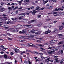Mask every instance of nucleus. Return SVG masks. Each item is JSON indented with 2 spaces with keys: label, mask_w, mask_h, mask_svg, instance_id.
Instances as JSON below:
<instances>
[{
  "label": "nucleus",
  "mask_w": 64,
  "mask_h": 64,
  "mask_svg": "<svg viewBox=\"0 0 64 64\" xmlns=\"http://www.w3.org/2000/svg\"><path fill=\"white\" fill-rule=\"evenodd\" d=\"M46 6L47 7H48V6H49V4H46Z\"/></svg>",
  "instance_id": "obj_39"
},
{
  "label": "nucleus",
  "mask_w": 64,
  "mask_h": 64,
  "mask_svg": "<svg viewBox=\"0 0 64 64\" xmlns=\"http://www.w3.org/2000/svg\"><path fill=\"white\" fill-rule=\"evenodd\" d=\"M47 59H51V58H50V57H47Z\"/></svg>",
  "instance_id": "obj_56"
},
{
  "label": "nucleus",
  "mask_w": 64,
  "mask_h": 64,
  "mask_svg": "<svg viewBox=\"0 0 64 64\" xmlns=\"http://www.w3.org/2000/svg\"><path fill=\"white\" fill-rule=\"evenodd\" d=\"M24 14H25L24 13H22L19 14L20 15H24Z\"/></svg>",
  "instance_id": "obj_41"
},
{
  "label": "nucleus",
  "mask_w": 64,
  "mask_h": 64,
  "mask_svg": "<svg viewBox=\"0 0 64 64\" xmlns=\"http://www.w3.org/2000/svg\"><path fill=\"white\" fill-rule=\"evenodd\" d=\"M53 50L54 51H51L48 52V53H49V54H52V53H55V52H55V51H57L58 50V48H54L53 49Z\"/></svg>",
  "instance_id": "obj_1"
},
{
  "label": "nucleus",
  "mask_w": 64,
  "mask_h": 64,
  "mask_svg": "<svg viewBox=\"0 0 64 64\" xmlns=\"http://www.w3.org/2000/svg\"><path fill=\"white\" fill-rule=\"evenodd\" d=\"M10 54L11 55H12L14 54V53L12 52H11L10 53Z\"/></svg>",
  "instance_id": "obj_44"
},
{
  "label": "nucleus",
  "mask_w": 64,
  "mask_h": 64,
  "mask_svg": "<svg viewBox=\"0 0 64 64\" xmlns=\"http://www.w3.org/2000/svg\"><path fill=\"white\" fill-rule=\"evenodd\" d=\"M52 48L51 47H50L48 48V49H51V48Z\"/></svg>",
  "instance_id": "obj_51"
},
{
  "label": "nucleus",
  "mask_w": 64,
  "mask_h": 64,
  "mask_svg": "<svg viewBox=\"0 0 64 64\" xmlns=\"http://www.w3.org/2000/svg\"><path fill=\"white\" fill-rule=\"evenodd\" d=\"M57 14V12H54L53 13V14Z\"/></svg>",
  "instance_id": "obj_35"
},
{
  "label": "nucleus",
  "mask_w": 64,
  "mask_h": 64,
  "mask_svg": "<svg viewBox=\"0 0 64 64\" xmlns=\"http://www.w3.org/2000/svg\"><path fill=\"white\" fill-rule=\"evenodd\" d=\"M59 14H60V15H63L64 14V12H60Z\"/></svg>",
  "instance_id": "obj_22"
},
{
  "label": "nucleus",
  "mask_w": 64,
  "mask_h": 64,
  "mask_svg": "<svg viewBox=\"0 0 64 64\" xmlns=\"http://www.w3.org/2000/svg\"><path fill=\"white\" fill-rule=\"evenodd\" d=\"M40 8V7L39 6H37L36 7V8L35 9V10H38V11H40V10L39 9Z\"/></svg>",
  "instance_id": "obj_10"
},
{
  "label": "nucleus",
  "mask_w": 64,
  "mask_h": 64,
  "mask_svg": "<svg viewBox=\"0 0 64 64\" xmlns=\"http://www.w3.org/2000/svg\"><path fill=\"white\" fill-rule=\"evenodd\" d=\"M52 14V12H50V13H48V14Z\"/></svg>",
  "instance_id": "obj_63"
},
{
  "label": "nucleus",
  "mask_w": 64,
  "mask_h": 64,
  "mask_svg": "<svg viewBox=\"0 0 64 64\" xmlns=\"http://www.w3.org/2000/svg\"><path fill=\"white\" fill-rule=\"evenodd\" d=\"M26 52H31V51L30 50H26Z\"/></svg>",
  "instance_id": "obj_27"
},
{
  "label": "nucleus",
  "mask_w": 64,
  "mask_h": 64,
  "mask_svg": "<svg viewBox=\"0 0 64 64\" xmlns=\"http://www.w3.org/2000/svg\"><path fill=\"white\" fill-rule=\"evenodd\" d=\"M48 2V0H46V1H44L43 3V5H44V4H45V3H47V2Z\"/></svg>",
  "instance_id": "obj_20"
},
{
  "label": "nucleus",
  "mask_w": 64,
  "mask_h": 64,
  "mask_svg": "<svg viewBox=\"0 0 64 64\" xmlns=\"http://www.w3.org/2000/svg\"><path fill=\"white\" fill-rule=\"evenodd\" d=\"M41 16V15H38V18H40V17Z\"/></svg>",
  "instance_id": "obj_50"
},
{
  "label": "nucleus",
  "mask_w": 64,
  "mask_h": 64,
  "mask_svg": "<svg viewBox=\"0 0 64 64\" xmlns=\"http://www.w3.org/2000/svg\"><path fill=\"white\" fill-rule=\"evenodd\" d=\"M58 36H63V35L61 34H58Z\"/></svg>",
  "instance_id": "obj_32"
},
{
  "label": "nucleus",
  "mask_w": 64,
  "mask_h": 64,
  "mask_svg": "<svg viewBox=\"0 0 64 64\" xmlns=\"http://www.w3.org/2000/svg\"><path fill=\"white\" fill-rule=\"evenodd\" d=\"M32 14L33 15H35V13L33 12H32Z\"/></svg>",
  "instance_id": "obj_59"
},
{
  "label": "nucleus",
  "mask_w": 64,
  "mask_h": 64,
  "mask_svg": "<svg viewBox=\"0 0 64 64\" xmlns=\"http://www.w3.org/2000/svg\"><path fill=\"white\" fill-rule=\"evenodd\" d=\"M18 31L17 30L14 29V32H18Z\"/></svg>",
  "instance_id": "obj_28"
},
{
  "label": "nucleus",
  "mask_w": 64,
  "mask_h": 64,
  "mask_svg": "<svg viewBox=\"0 0 64 64\" xmlns=\"http://www.w3.org/2000/svg\"><path fill=\"white\" fill-rule=\"evenodd\" d=\"M15 13V12H13L12 13V15L16 14Z\"/></svg>",
  "instance_id": "obj_33"
},
{
  "label": "nucleus",
  "mask_w": 64,
  "mask_h": 64,
  "mask_svg": "<svg viewBox=\"0 0 64 64\" xmlns=\"http://www.w3.org/2000/svg\"><path fill=\"white\" fill-rule=\"evenodd\" d=\"M55 60H56V62H58V63H59V60H58V58L55 59Z\"/></svg>",
  "instance_id": "obj_21"
},
{
  "label": "nucleus",
  "mask_w": 64,
  "mask_h": 64,
  "mask_svg": "<svg viewBox=\"0 0 64 64\" xmlns=\"http://www.w3.org/2000/svg\"><path fill=\"white\" fill-rule=\"evenodd\" d=\"M35 3H38V1H35Z\"/></svg>",
  "instance_id": "obj_58"
},
{
  "label": "nucleus",
  "mask_w": 64,
  "mask_h": 64,
  "mask_svg": "<svg viewBox=\"0 0 64 64\" xmlns=\"http://www.w3.org/2000/svg\"><path fill=\"white\" fill-rule=\"evenodd\" d=\"M58 14H55L54 15V16H58Z\"/></svg>",
  "instance_id": "obj_64"
},
{
  "label": "nucleus",
  "mask_w": 64,
  "mask_h": 64,
  "mask_svg": "<svg viewBox=\"0 0 64 64\" xmlns=\"http://www.w3.org/2000/svg\"><path fill=\"white\" fill-rule=\"evenodd\" d=\"M30 0H26V2H28Z\"/></svg>",
  "instance_id": "obj_52"
},
{
  "label": "nucleus",
  "mask_w": 64,
  "mask_h": 64,
  "mask_svg": "<svg viewBox=\"0 0 64 64\" xmlns=\"http://www.w3.org/2000/svg\"><path fill=\"white\" fill-rule=\"evenodd\" d=\"M21 52L22 53H25V51H24V52Z\"/></svg>",
  "instance_id": "obj_54"
},
{
  "label": "nucleus",
  "mask_w": 64,
  "mask_h": 64,
  "mask_svg": "<svg viewBox=\"0 0 64 64\" xmlns=\"http://www.w3.org/2000/svg\"><path fill=\"white\" fill-rule=\"evenodd\" d=\"M28 32H31V30H28Z\"/></svg>",
  "instance_id": "obj_36"
},
{
  "label": "nucleus",
  "mask_w": 64,
  "mask_h": 64,
  "mask_svg": "<svg viewBox=\"0 0 64 64\" xmlns=\"http://www.w3.org/2000/svg\"><path fill=\"white\" fill-rule=\"evenodd\" d=\"M28 46H30L31 47L32 46H33V44L31 43H28Z\"/></svg>",
  "instance_id": "obj_11"
},
{
  "label": "nucleus",
  "mask_w": 64,
  "mask_h": 64,
  "mask_svg": "<svg viewBox=\"0 0 64 64\" xmlns=\"http://www.w3.org/2000/svg\"><path fill=\"white\" fill-rule=\"evenodd\" d=\"M27 32V30L25 29L23 30H22V33L24 34Z\"/></svg>",
  "instance_id": "obj_12"
},
{
  "label": "nucleus",
  "mask_w": 64,
  "mask_h": 64,
  "mask_svg": "<svg viewBox=\"0 0 64 64\" xmlns=\"http://www.w3.org/2000/svg\"><path fill=\"white\" fill-rule=\"evenodd\" d=\"M10 23V21H8L7 22L6 24H9Z\"/></svg>",
  "instance_id": "obj_47"
},
{
  "label": "nucleus",
  "mask_w": 64,
  "mask_h": 64,
  "mask_svg": "<svg viewBox=\"0 0 64 64\" xmlns=\"http://www.w3.org/2000/svg\"><path fill=\"white\" fill-rule=\"evenodd\" d=\"M46 63H47L48 64H49V62L48 61H47V62H46Z\"/></svg>",
  "instance_id": "obj_46"
},
{
  "label": "nucleus",
  "mask_w": 64,
  "mask_h": 64,
  "mask_svg": "<svg viewBox=\"0 0 64 64\" xmlns=\"http://www.w3.org/2000/svg\"><path fill=\"white\" fill-rule=\"evenodd\" d=\"M24 62L26 64H27L28 63V62L26 60H24Z\"/></svg>",
  "instance_id": "obj_23"
},
{
  "label": "nucleus",
  "mask_w": 64,
  "mask_h": 64,
  "mask_svg": "<svg viewBox=\"0 0 64 64\" xmlns=\"http://www.w3.org/2000/svg\"><path fill=\"white\" fill-rule=\"evenodd\" d=\"M23 0H21L20 1H17V2H18L19 4H21L22 2H23Z\"/></svg>",
  "instance_id": "obj_16"
},
{
  "label": "nucleus",
  "mask_w": 64,
  "mask_h": 64,
  "mask_svg": "<svg viewBox=\"0 0 64 64\" xmlns=\"http://www.w3.org/2000/svg\"><path fill=\"white\" fill-rule=\"evenodd\" d=\"M51 26L50 25H49L48 26V27H49V28H50Z\"/></svg>",
  "instance_id": "obj_57"
},
{
  "label": "nucleus",
  "mask_w": 64,
  "mask_h": 64,
  "mask_svg": "<svg viewBox=\"0 0 64 64\" xmlns=\"http://www.w3.org/2000/svg\"><path fill=\"white\" fill-rule=\"evenodd\" d=\"M51 32V30H48V31H46L44 32V33L45 34H48V33H50Z\"/></svg>",
  "instance_id": "obj_4"
},
{
  "label": "nucleus",
  "mask_w": 64,
  "mask_h": 64,
  "mask_svg": "<svg viewBox=\"0 0 64 64\" xmlns=\"http://www.w3.org/2000/svg\"><path fill=\"white\" fill-rule=\"evenodd\" d=\"M24 26H26V27H28L29 28H31V25H25L24 24L23 25Z\"/></svg>",
  "instance_id": "obj_7"
},
{
  "label": "nucleus",
  "mask_w": 64,
  "mask_h": 64,
  "mask_svg": "<svg viewBox=\"0 0 64 64\" xmlns=\"http://www.w3.org/2000/svg\"><path fill=\"white\" fill-rule=\"evenodd\" d=\"M57 40H53L51 41V42H52V43H55V42H57Z\"/></svg>",
  "instance_id": "obj_14"
},
{
  "label": "nucleus",
  "mask_w": 64,
  "mask_h": 64,
  "mask_svg": "<svg viewBox=\"0 0 64 64\" xmlns=\"http://www.w3.org/2000/svg\"><path fill=\"white\" fill-rule=\"evenodd\" d=\"M11 5L12 6L14 5H15V4H14V3H13L11 4Z\"/></svg>",
  "instance_id": "obj_60"
},
{
  "label": "nucleus",
  "mask_w": 64,
  "mask_h": 64,
  "mask_svg": "<svg viewBox=\"0 0 64 64\" xmlns=\"http://www.w3.org/2000/svg\"><path fill=\"white\" fill-rule=\"evenodd\" d=\"M2 16L4 17H5V16H6V15L5 14H3L2 15Z\"/></svg>",
  "instance_id": "obj_48"
},
{
  "label": "nucleus",
  "mask_w": 64,
  "mask_h": 64,
  "mask_svg": "<svg viewBox=\"0 0 64 64\" xmlns=\"http://www.w3.org/2000/svg\"><path fill=\"white\" fill-rule=\"evenodd\" d=\"M40 49H41L42 50H45V49L44 48H40Z\"/></svg>",
  "instance_id": "obj_37"
},
{
  "label": "nucleus",
  "mask_w": 64,
  "mask_h": 64,
  "mask_svg": "<svg viewBox=\"0 0 64 64\" xmlns=\"http://www.w3.org/2000/svg\"><path fill=\"white\" fill-rule=\"evenodd\" d=\"M34 21H35V20H33L28 22V23L29 24H30V23H33V22H34Z\"/></svg>",
  "instance_id": "obj_6"
},
{
  "label": "nucleus",
  "mask_w": 64,
  "mask_h": 64,
  "mask_svg": "<svg viewBox=\"0 0 64 64\" xmlns=\"http://www.w3.org/2000/svg\"><path fill=\"white\" fill-rule=\"evenodd\" d=\"M20 27H21L22 28L23 26L20 25H18L17 26H15L14 27L16 29H18V28H20Z\"/></svg>",
  "instance_id": "obj_2"
},
{
  "label": "nucleus",
  "mask_w": 64,
  "mask_h": 64,
  "mask_svg": "<svg viewBox=\"0 0 64 64\" xmlns=\"http://www.w3.org/2000/svg\"><path fill=\"white\" fill-rule=\"evenodd\" d=\"M41 58L42 59H45L44 57L42 56H41Z\"/></svg>",
  "instance_id": "obj_43"
},
{
  "label": "nucleus",
  "mask_w": 64,
  "mask_h": 64,
  "mask_svg": "<svg viewBox=\"0 0 64 64\" xmlns=\"http://www.w3.org/2000/svg\"><path fill=\"white\" fill-rule=\"evenodd\" d=\"M10 30L12 32H14V30H15V29H14V28H10Z\"/></svg>",
  "instance_id": "obj_8"
},
{
  "label": "nucleus",
  "mask_w": 64,
  "mask_h": 64,
  "mask_svg": "<svg viewBox=\"0 0 64 64\" xmlns=\"http://www.w3.org/2000/svg\"><path fill=\"white\" fill-rule=\"evenodd\" d=\"M23 33V32H21V31H20L19 32V33H20V34H22V33Z\"/></svg>",
  "instance_id": "obj_49"
},
{
  "label": "nucleus",
  "mask_w": 64,
  "mask_h": 64,
  "mask_svg": "<svg viewBox=\"0 0 64 64\" xmlns=\"http://www.w3.org/2000/svg\"><path fill=\"white\" fill-rule=\"evenodd\" d=\"M7 19L8 18L6 17H4L2 18V19H1V20L2 21H6V20H7Z\"/></svg>",
  "instance_id": "obj_3"
},
{
  "label": "nucleus",
  "mask_w": 64,
  "mask_h": 64,
  "mask_svg": "<svg viewBox=\"0 0 64 64\" xmlns=\"http://www.w3.org/2000/svg\"><path fill=\"white\" fill-rule=\"evenodd\" d=\"M34 6H31V7H30V8L31 9H34Z\"/></svg>",
  "instance_id": "obj_38"
},
{
  "label": "nucleus",
  "mask_w": 64,
  "mask_h": 64,
  "mask_svg": "<svg viewBox=\"0 0 64 64\" xmlns=\"http://www.w3.org/2000/svg\"><path fill=\"white\" fill-rule=\"evenodd\" d=\"M52 1L53 2H56V0H49V1L50 2H52Z\"/></svg>",
  "instance_id": "obj_15"
},
{
  "label": "nucleus",
  "mask_w": 64,
  "mask_h": 64,
  "mask_svg": "<svg viewBox=\"0 0 64 64\" xmlns=\"http://www.w3.org/2000/svg\"><path fill=\"white\" fill-rule=\"evenodd\" d=\"M31 32L32 33H35V30H31Z\"/></svg>",
  "instance_id": "obj_24"
},
{
  "label": "nucleus",
  "mask_w": 64,
  "mask_h": 64,
  "mask_svg": "<svg viewBox=\"0 0 64 64\" xmlns=\"http://www.w3.org/2000/svg\"><path fill=\"white\" fill-rule=\"evenodd\" d=\"M12 8L10 7H9L8 8V9L9 10H10V9H11V8Z\"/></svg>",
  "instance_id": "obj_40"
},
{
  "label": "nucleus",
  "mask_w": 64,
  "mask_h": 64,
  "mask_svg": "<svg viewBox=\"0 0 64 64\" xmlns=\"http://www.w3.org/2000/svg\"><path fill=\"white\" fill-rule=\"evenodd\" d=\"M63 28H64V26H60L59 27V29L60 30H62Z\"/></svg>",
  "instance_id": "obj_5"
},
{
  "label": "nucleus",
  "mask_w": 64,
  "mask_h": 64,
  "mask_svg": "<svg viewBox=\"0 0 64 64\" xmlns=\"http://www.w3.org/2000/svg\"><path fill=\"white\" fill-rule=\"evenodd\" d=\"M4 11V8H2L0 9V12H3Z\"/></svg>",
  "instance_id": "obj_13"
},
{
  "label": "nucleus",
  "mask_w": 64,
  "mask_h": 64,
  "mask_svg": "<svg viewBox=\"0 0 64 64\" xmlns=\"http://www.w3.org/2000/svg\"><path fill=\"white\" fill-rule=\"evenodd\" d=\"M37 45H38V46H40V47H42V44H37Z\"/></svg>",
  "instance_id": "obj_25"
},
{
  "label": "nucleus",
  "mask_w": 64,
  "mask_h": 64,
  "mask_svg": "<svg viewBox=\"0 0 64 64\" xmlns=\"http://www.w3.org/2000/svg\"><path fill=\"white\" fill-rule=\"evenodd\" d=\"M60 52L61 54H62V53H63V50H61Z\"/></svg>",
  "instance_id": "obj_53"
},
{
  "label": "nucleus",
  "mask_w": 64,
  "mask_h": 64,
  "mask_svg": "<svg viewBox=\"0 0 64 64\" xmlns=\"http://www.w3.org/2000/svg\"><path fill=\"white\" fill-rule=\"evenodd\" d=\"M4 57L6 58V59L7 58V56H6V54H4Z\"/></svg>",
  "instance_id": "obj_26"
},
{
  "label": "nucleus",
  "mask_w": 64,
  "mask_h": 64,
  "mask_svg": "<svg viewBox=\"0 0 64 64\" xmlns=\"http://www.w3.org/2000/svg\"><path fill=\"white\" fill-rule=\"evenodd\" d=\"M20 38H21V39H23V38H24V37L23 36H21L20 37Z\"/></svg>",
  "instance_id": "obj_55"
},
{
  "label": "nucleus",
  "mask_w": 64,
  "mask_h": 64,
  "mask_svg": "<svg viewBox=\"0 0 64 64\" xmlns=\"http://www.w3.org/2000/svg\"><path fill=\"white\" fill-rule=\"evenodd\" d=\"M18 19L19 20H21L22 19V17H23V16H18Z\"/></svg>",
  "instance_id": "obj_9"
},
{
  "label": "nucleus",
  "mask_w": 64,
  "mask_h": 64,
  "mask_svg": "<svg viewBox=\"0 0 64 64\" xmlns=\"http://www.w3.org/2000/svg\"><path fill=\"white\" fill-rule=\"evenodd\" d=\"M51 20V19H48L46 20V21H49V20Z\"/></svg>",
  "instance_id": "obj_45"
},
{
  "label": "nucleus",
  "mask_w": 64,
  "mask_h": 64,
  "mask_svg": "<svg viewBox=\"0 0 64 64\" xmlns=\"http://www.w3.org/2000/svg\"><path fill=\"white\" fill-rule=\"evenodd\" d=\"M8 49V48H4L2 49V50L3 51H5L6 49Z\"/></svg>",
  "instance_id": "obj_30"
},
{
  "label": "nucleus",
  "mask_w": 64,
  "mask_h": 64,
  "mask_svg": "<svg viewBox=\"0 0 64 64\" xmlns=\"http://www.w3.org/2000/svg\"><path fill=\"white\" fill-rule=\"evenodd\" d=\"M26 20H22V22H24V23H25V22H26Z\"/></svg>",
  "instance_id": "obj_29"
},
{
  "label": "nucleus",
  "mask_w": 64,
  "mask_h": 64,
  "mask_svg": "<svg viewBox=\"0 0 64 64\" xmlns=\"http://www.w3.org/2000/svg\"><path fill=\"white\" fill-rule=\"evenodd\" d=\"M37 42H38V43L40 42V43H41V42L40 41L38 40H37Z\"/></svg>",
  "instance_id": "obj_34"
},
{
  "label": "nucleus",
  "mask_w": 64,
  "mask_h": 64,
  "mask_svg": "<svg viewBox=\"0 0 64 64\" xmlns=\"http://www.w3.org/2000/svg\"><path fill=\"white\" fill-rule=\"evenodd\" d=\"M58 44H62V42H60L59 43H58Z\"/></svg>",
  "instance_id": "obj_62"
},
{
  "label": "nucleus",
  "mask_w": 64,
  "mask_h": 64,
  "mask_svg": "<svg viewBox=\"0 0 64 64\" xmlns=\"http://www.w3.org/2000/svg\"><path fill=\"white\" fill-rule=\"evenodd\" d=\"M30 34H27L26 35V36L27 37H30Z\"/></svg>",
  "instance_id": "obj_17"
},
{
  "label": "nucleus",
  "mask_w": 64,
  "mask_h": 64,
  "mask_svg": "<svg viewBox=\"0 0 64 64\" xmlns=\"http://www.w3.org/2000/svg\"><path fill=\"white\" fill-rule=\"evenodd\" d=\"M28 63L29 64H31V62H30V61H28Z\"/></svg>",
  "instance_id": "obj_61"
},
{
  "label": "nucleus",
  "mask_w": 64,
  "mask_h": 64,
  "mask_svg": "<svg viewBox=\"0 0 64 64\" xmlns=\"http://www.w3.org/2000/svg\"><path fill=\"white\" fill-rule=\"evenodd\" d=\"M8 38L9 40H12V38Z\"/></svg>",
  "instance_id": "obj_31"
},
{
  "label": "nucleus",
  "mask_w": 64,
  "mask_h": 64,
  "mask_svg": "<svg viewBox=\"0 0 64 64\" xmlns=\"http://www.w3.org/2000/svg\"><path fill=\"white\" fill-rule=\"evenodd\" d=\"M18 48V50H15V52H16V53H17V52H18V51H19V49L20 48Z\"/></svg>",
  "instance_id": "obj_19"
},
{
  "label": "nucleus",
  "mask_w": 64,
  "mask_h": 64,
  "mask_svg": "<svg viewBox=\"0 0 64 64\" xmlns=\"http://www.w3.org/2000/svg\"><path fill=\"white\" fill-rule=\"evenodd\" d=\"M42 25V23H40L38 24L37 26H38V27H40Z\"/></svg>",
  "instance_id": "obj_18"
},
{
  "label": "nucleus",
  "mask_w": 64,
  "mask_h": 64,
  "mask_svg": "<svg viewBox=\"0 0 64 64\" xmlns=\"http://www.w3.org/2000/svg\"><path fill=\"white\" fill-rule=\"evenodd\" d=\"M33 12H34V13H36V12H37V11L35 10H34L33 11Z\"/></svg>",
  "instance_id": "obj_42"
}]
</instances>
